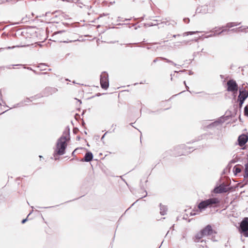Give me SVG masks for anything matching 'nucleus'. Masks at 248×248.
<instances>
[{
  "label": "nucleus",
  "mask_w": 248,
  "mask_h": 248,
  "mask_svg": "<svg viewBox=\"0 0 248 248\" xmlns=\"http://www.w3.org/2000/svg\"><path fill=\"white\" fill-rule=\"evenodd\" d=\"M64 31H58V32H56L54 33V35H56L57 34L62 33V32H63Z\"/></svg>",
  "instance_id": "a878e982"
},
{
  "label": "nucleus",
  "mask_w": 248,
  "mask_h": 248,
  "mask_svg": "<svg viewBox=\"0 0 248 248\" xmlns=\"http://www.w3.org/2000/svg\"><path fill=\"white\" fill-rule=\"evenodd\" d=\"M1 90H0V97L1 96Z\"/></svg>",
  "instance_id": "e433bc0d"
},
{
  "label": "nucleus",
  "mask_w": 248,
  "mask_h": 248,
  "mask_svg": "<svg viewBox=\"0 0 248 248\" xmlns=\"http://www.w3.org/2000/svg\"><path fill=\"white\" fill-rule=\"evenodd\" d=\"M174 74L173 75H172V74H171L170 75V76L172 77H173V76H174Z\"/></svg>",
  "instance_id": "79ce46f5"
},
{
  "label": "nucleus",
  "mask_w": 248,
  "mask_h": 248,
  "mask_svg": "<svg viewBox=\"0 0 248 248\" xmlns=\"http://www.w3.org/2000/svg\"><path fill=\"white\" fill-rule=\"evenodd\" d=\"M93 155L91 152H87L85 154L84 158L81 160L82 161L89 162L93 159Z\"/></svg>",
  "instance_id": "9b49d317"
},
{
  "label": "nucleus",
  "mask_w": 248,
  "mask_h": 248,
  "mask_svg": "<svg viewBox=\"0 0 248 248\" xmlns=\"http://www.w3.org/2000/svg\"><path fill=\"white\" fill-rule=\"evenodd\" d=\"M239 232L245 237H248V217H245L240 225Z\"/></svg>",
  "instance_id": "7ed1b4c3"
},
{
  "label": "nucleus",
  "mask_w": 248,
  "mask_h": 248,
  "mask_svg": "<svg viewBox=\"0 0 248 248\" xmlns=\"http://www.w3.org/2000/svg\"><path fill=\"white\" fill-rule=\"evenodd\" d=\"M198 40V39H193L192 41H194L195 42H197Z\"/></svg>",
  "instance_id": "72a5a7b5"
},
{
  "label": "nucleus",
  "mask_w": 248,
  "mask_h": 248,
  "mask_svg": "<svg viewBox=\"0 0 248 248\" xmlns=\"http://www.w3.org/2000/svg\"><path fill=\"white\" fill-rule=\"evenodd\" d=\"M78 150V149H75V150L73 152V153H72V155H74V154L76 152H77V151Z\"/></svg>",
  "instance_id": "7c9ffc66"
},
{
  "label": "nucleus",
  "mask_w": 248,
  "mask_h": 248,
  "mask_svg": "<svg viewBox=\"0 0 248 248\" xmlns=\"http://www.w3.org/2000/svg\"><path fill=\"white\" fill-rule=\"evenodd\" d=\"M244 111L245 115L248 117V107L247 106L244 108Z\"/></svg>",
  "instance_id": "4be33fe9"
},
{
  "label": "nucleus",
  "mask_w": 248,
  "mask_h": 248,
  "mask_svg": "<svg viewBox=\"0 0 248 248\" xmlns=\"http://www.w3.org/2000/svg\"><path fill=\"white\" fill-rule=\"evenodd\" d=\"M248 97V91L245 90H243L239 91V95L238 98H241L245 100V99Z\"/></svg>",
  "instance_id": "f8f14e48"
},
{
  "label": "nucleus",
  "mask_w": 248,
  "mask_h": 248,
  "mask_svg": "<svg viewBox=\"0 0 248 248\" xmlns=\"http://www.w3.org/2000/svg\"><path fill=\"white\" fill-rule=\"evenodd\" d=\"M184 84L185 85H186V81H184Z\"/></svg>",
  "instance_id": "37998d69"
},
{
  "label": "nucleus",
  "mask_w": 248,
  "mask_h": 248,
  "mask_svg": "<svg viewBox=\"0 0 248 248\" xmlns=\"http://www.w3.org/2000/svg\"><path fill=\"white\" fill-rule=\"evenodd\" d=\"M203 234L202 233L201 231L197 233L194 237L193 238L194 241L195 242H199L200 240L203 237Z\"/></svg>",
  "instance_id": "ddd939ff"
},
{
  "label": "nucleus",
  "mask_w": 248,
  "mask_h": 248,
  "mask_svg": "<svg viewBox=\"0 0 248 248\" xmlns=\"http://www.w3.org/2000/svg\"><path fill=\"white\" fill-rule=\"evenodd\" d=\"M14 47H15V46H12V47H8V48H9V49H11V48H14Z\"/></svg>",
  "instance_id": "c9c22d12"
},
{
  "label": "nucleus",
  "mask_w": 248,
  "mask_h": 248,
  "mask_svg": "<svg viewBox=\"0 0 248 248\" xmlns=\"http://www.w3.org/2000/svg\"><path fill=\"white\" fill-rule=\"evenodd\" d=\"M238 100L239 101V106H240V107H241L242 106V104H243L245 100L241 98H238Z\"/></svg>",
  "instance_id": "5701e85b"
},
{
  "label": "nucleus",
  "mask_w": 248,
  "mask_h": 248,
  "mask_svg": "<svg viewBox=\"0 0 248 248\" xmlns=\"http://www.w3.org/2000/svg\"><path fill=\"white\" fill-rule=\"evenodd\" d=\"M219 202L217 198H213L201 202L198 205V208L200 210H204L208 206Z\"/></svg>",
  "instance_id": "f03ea898"
},
{
  "label": "nucleus",
  "mask_w": 248,
  "mask_h": 248,
  "mask_svg": "<svg viewBox=\"0 0 248 248\" xmlns=\"http://www.w3.org/2000/svg\"><path fill=\"white\" fill-rule=\"evenodd\" d=\"M176 24V23L174 21H170L166 19L165 21H163L159 24L158 28H163L165 26H169L170 25L174 27Z\"/></svg>",
  "instance_id": "6e6552de"
},
{
  "label": "nucleus",
  "mask_w": 248,
  "mask_h": 248,
  "mask_svg": "<svg viewBox=\"0 0 248 248\" xmlns=\"http://www.w3.org/2000/svg\"><path fill=\"white\" fill-rule=\"evenodd\" d=\"M30 101V99H29V98H26V99L25 100V102H28H28H29Z\"/></svg>",
  "instance_id": "cd10ccee"
},
{
  "label": "nucleus",
  "mask_w": 248,
  "mask_h": 248,
  "mask_svg": "<svg viewBox=\"0 0 248 248\" xmlns=\"http://www.w3.org/2000/svg\"><path fill=\"white\" fill-rule=\"evenodd\" d=\"M201 232L204 236L211 235L214 233V231L210 225H207L201 230Z\"/></svg>",
  "instance_id": "0eeeda50"
},
{
  "label": "nucleus",
  "mask_w": 248,
  "mask_h": 248,
  "mask_svg": "<svg viewBox=\"0 0 248 248\" xmlns=\"http://www.w3.org/2000/svg\"><path fill=\"white\" fill-rule=\"evenodd\" d=\"M196 32H198V31H188V32H186L183 33V36H186L188 35H192L193 34Z\"/></svg>",
  "instance_id": "412c9836"
},
{
  "label": "nucleus",
  "mask_w": 248,
  "mask_h": 248,
  "mask_svg": "<svg viewBox=\"0 0 248 248\" xmlns=\"http://www.w3.org/2000/svg\"><path fill=\"white\" fill-rule=\"evenodd\" d=\"M248 140V137L244 134H242L240 135L238 137V141L239 142V145L241 146H243L245 145L246 142H247Z\"/></svg>",
  "instance_id": "1a4fd4ad"
},
{
  "label": "nucleus",
  "mask_w": 248,
  "mask_h": 248,
  "mask_svg": "<svg viewBox=\"0 0 248 248\" xmlns=\"http://www.w3.org/2000/svg\"><path fill=\"white\" fill-rule=\"evenodd\" d=\"M171 80H172V77H171Z\"/></svg>",
  "instance_id": "8fccbe9b"
},
{
  "label": "nucleus",
  "mask_w": 248,
  "mask_h": 248,
  "mask_svg": "<svg viewBox=\"0 0 248 248\" xmlns=\"http://www.w3.org/2000/svg\"><path fill=\"white\" fill-rule=\"evenodd\" d=\"M100 84L102 88L104 89H107L109 86L108 76L105 72L100 75Z\"/></svg>",
  "instance_id": "20e7f679"
},
{
  "label": "nucleus",
  "mask_w": 248,
  "mask_h": 248,
  "mask_svg": "<svg viewBox=\"0 0 248 248\" xmlns=\"http://www.w3.org/2000/svg\"><path fill=\"white\" fill-rule=\"evenodd\" d=\"M185 22H187V23H188V22H187V20H185Z\"/></svg>",
  "instance_id": "a18cd8bd"
},
{
  "label": "nucleus",
  "mask_w": 248,
  "mask_h": 248,
  "mask_svg": "<svg viewBox=\"0 0 248 248\" xmlns=\"http://www.w3.org/2000/svg\"><path fill=\"white\" fill-rule=\"evenodd\" d=\"M184 71H185V70H181V71H179V72H183ZM178 73V72L176 71H174V73Z\"/></svg>",
  "instance_id": "c756f323"
},
{
  "label": "nucleus",
  "mask_w": 248,
  "mask_h": 248,
  "mask_svg": "<svg viewBox=\"0 0 248 248\" xmlns=\"http://www.w3.org/2000/svg\"><path fill=\"white\" fill-rule=\"evenodd\" d=\"M146 195H147V193L146 192L145 195H144V197H146Z\"/></svg>",
  "instance_id": "de8ad7c7"
},
{
  "label": "nucleus",
  "mask_w": 248,
  "mask_h": 248,
  "mask_svg": "<svg viewBox=\"0 0 248 248\" xmlns=\"http://www.w3.org/2000/svg\"><path fill=\"white\" fill-rule=\"evenodd\" d=\"M157 60H158V58H156V59H155L153 61V62H156L157 61Z\"/></svg>",
  "instance_id": "2f4dec72"
},
{
  "label": "nucleus",
  "mask_w": 248,
  "mask_h": 248,
  "mask_svg": "<svg viewBox=\"0 0 248 248\" xmlns=\"http://www.w3.org/2000/svg\"><path fill=\"white\" fill-rule=\"evenodd\" d=\"M200 242H201V243H202V244L201 245L202 246V247H204V246H206V245H205V243H206L205 241H204L203 240H201Z\"/></svg>",
  "instance_id": "393cba45"
},
{
  "label": "nucleus",
  "mask_w": 248,
  "mask_h": 248,
  "mask_svg": "<svg viewBox=\"0 0 248 248\" xmlns=\"http://www.w3.org/2000/svg\"><path fill=\"white\" fill-rule=\"evenodd\" d=\"M76 131H77V130H76V129H74L73 130V131H74V132L75 133H76Z\"/></svg>",
  "instance_id": "58836bf2"
},
{
  "label": "nucleus",
  "mask_w": 248,
  "mask_h": 248,
  "mask_svg": "<svg viewBox=\"0 0 248 248\" xmlns=\"http://www.w3.org/2000/svg\"><path fill=\"white\" fill-rule=\"evenodd\" d=\"M187 20V22H188L189 21V19H188V18L187 19H184V20Z\"/></svg>",
  "instance_id": "4c0bfd02"
},
{
  "label": "nucleus",
  "mask_w": 248,
  "mask_h": 248,
  "mask_svg": "<svg viewBox=\"0 0 248 248\" xmlns=\"http://www.w3.org/2000/svg\"><path fill=\"white\" fill-rule=\"evenodd\" d=\"M27 220V218H25V219H24L22 220V223H25V222Z\"/></svg>",
  "instance_id": "bb28decb"
},
{
  "label": "nucleus",
  "mask_w": 248,
  "mask_h": 248,
  "mask_svg": "<svg viewBox=\"0 0 248 248\" xmlns=\"http://www.w3.org/2000/svg\"><path fill=\"white\" fill-rule=\"evenodd\" d=\"M228 191V188L224 185H220L214 189L215 192L217 193H224L227 192Z\"/></svg>",
  "instance_id": "9d476101"
},
{
  "label": "nucleus",
  "mask_w": 248,
  "mask_h": 248,
  "mask_svg": "<svg viewBox=\"0 0 248 248\" xmlns=\"http://www.w3.org/2000/svg\"><path fill=\"white\" fill-rule=\"evenodd\" d=\"M159 58H160L161 60H165V61H166V62H167L171 63L172 64H173V65H174V66H176V65H177V64H176V63H175L174 62H173L172 61H170V60H169V59H166V58H163V57H160Z\"/></svg>",
  "instance_id": "a211bd4d"
},
{
  "label": "nucleus",
  "mask_w": 248,
  "mask_h": 248,
  "mask_svg": "<svg viewBox=\"0 0 248 248\" xmlns=\"http://www.w3.org/2000/svg\"><path fill=\"white\" fill-rule=\"evenodd\" d=\"M233 171L235 174H237V173L241 172V169L237 166H235L233 168Z\"/></svg>",
  "instance_id": "6ab92c4d"
},
{
  "label": "nucleus",
  "mask_w": 248,
  "mask_h": 248,
  "mask_svg": "<svg viewBox=\"0 0 248 248\" xmlns=\"http://www.w3.org/2000/svg\"><path fill=\"white\" fill-rule=\"evenodd\" d=\"M246 28H243L242 27H239L238 28L235 29H232V30H227V29H224L222 30L221 31H220L218 33H217V30H215V31H211V32H214V34L213 35H210L208 36L209 37H212L215 36L216 34H220L224 32L225 31H235L237 32H246Z\"/></svg>",
  "instance_id": "423d86ee"
},
{
  "label": "nucleus",
  "mask_w": 248,
  "mask_h": 248,
  "mask_svg": "<svg viewBox=\"0 0 248 248\" xmlns=\"http://www.w3.org/2000/svg\"><path fill=\"white\" fill-rule=\"evenodd\" d=\"M188 42L185 41L183 42V43H184V44L186 45V44H187L188 43Z\"/></svg>",
  "instance_id": "473e14b6"
},
{
  "label": "nucleus",
  "mask_w": 248,
  "mask_h": 248,
  "mask_svg": "<svg viewBox=\"0 0 248 248\" xmlns=\"http://www.w3.org/2000/svg\"><path fill=\"white\" fill-rule=\"evenodd\" d=\"M39 157H40V158H42V156L41 155H40V156H39Z\"/></svg>",
  "instance_id": "09e8293b"
},
{
  "label": "nucleus",
  "mask_w": 248,
  "mask_h": 248,
  "mask_svg": "<svg viewBox=\"0 0 248 248\" xmlns=\"http://www.w3.org/2000/svg\"><path fill=\"white\" fill-rule=\"evenodd\" d=\"M68 135H64V134L62 136L58 139L56 144V148L54 151V157L56 155H62L65 154V149L67 147V141L68 138Z\"/></svg>",
  "instance_id": "f257e3e1"
},
{
  "label": "nucleus",
  "mask_w": 248,
  "mask_h": 248,
  "mask_svg": "<svg viewBox=\"0 0 248 248\" xmlns=\"http://www.w3.org/2000/svg\"><path fill=\"white\" fill-rule=\"evenodd\" d=\"M220 124V122L219 121H216L213 123H212L211 124H209L208 126L209 127H212V126H217V125H218L219 124Z\"/></svg>",
  "instance_id": "f3484780"
},
{
  "label": "nucleus",
  "mask_w": 248,
  "mask_h": 248,
  "mask_svg": "<svg viewBox=\"0 0 248 248\" xmlns=\"http://www.w3.org/2000/svg\"><path fill=\"white\" fill-rule=\"evenodd\" d=\"M44 65H44V64H43V63H42V64H40V66H39V67L41 68V70H44L43 69H42V67H41V66H44Z\"/></svg>",
  "instance_id": "c85d7f7f"
},
{
  "label": "nucleus",
  "mask_w": 248,
  "mask_h": 248,
  "mask_svg": "<svg viewBox=\"0 0 248 248\" xmlns=\"http://www.w3.org/2000/svg\"><path fill=\"white\" fill-rule=\"evenodd\" d=\"M241 24L240 22H230L228 23L226 25V27L227 28H232V27L237 26Z\"/></svg>",
  "instance_id": "2eb2a0df"
},
{
  "label": "nucleus",
  "mask_w": 248,
  "mask_h": 248,
  "mask_svg": "<svg viewBox=\"0 0 248 248\" xmlns=\"http://www.w3.org/2000/svg\"><path fill=\"white\" fill-rule=\"evenodd\" d=\"M206 10L205 6H202L201 7H198L196 9L197 13H205Z\"/></svg>",
  "instance_id": "dca6fc26"
},
{
  "label": "nucleus",
  "mask_w": 248,
  "mask_h": 248,
  "mask_svg": "<svg viewBox=\"0 0 248 248\" xmlns=\"http://www.w3.org/2000/svg\"><path fill=\"white\" fill-rule=\"evenodd\" d=\"M105 134H105L103 136V137H102V139L103 138H104V137H105Z\"/></svg>",
  "instance_id": "a19ab883"
},
{
  "label": "nucleus",
  "mask_w": 248,
  "mask_h": 248,
  "mask_svg": "<svg viewBox=\"0 0 248 248\" xmlns=\"http://www.w3.org/2000/svg\"><path fill=\"white\" fill-rule=\"evenodd\" d=\"M220 77H221V78H223V76H222V75H220Z\"/></svg>",
  "instance_id": "c03bdc74"
},
{
  "label": "nucleus",
  "mask_w": 248,
  "mask_h": 248,
  "mask_svg": "<svg viewBox=\"0 0 248 248\" xmlns=\"http://www.w3.org/2000/svg\"><path fill=\"white\" fill-rule=\"evenodd\" d=\"M159 24L157 22V21H155L154 23H149L148 25L149 26H155V25H159Z\"/></svg>",
  "instance_id": "b1692460"
},
{
  "label": "nucleus",
  "mask_w": 248,
  "mask_h": 248,
  "mask_svg": "<svg viewBox=\"0 0 248 248\" xmlns=\"http://www.w3.org/2000/svg\"><path fill=\"white\" fill-rule=\"evenodd\" d=\"M185 86H186V87L187 90L188 91L189 87L186 85Z\"/></svg>",
  "instance_id": "f704fd0d"
},
{
  "label": "nucleus",
  "mask_w": 248,
  "mask_h": 248,
  "mask_svg": "<svg viewBox=\"0 0 248 248\" xmlns=\"http://www.w3.org/2000/svg\"><path fill=\"white\" fill-rule=\"evenodd\" d=\"M244 177H248V163L245 165V174L244 175Z\"/></svg>",
  "instance_id": "aec40b11"
},
{
  "label": "nucleus",
  "mask_w": 248,
  "mask_h": 248,
  "mask_svg": "<svg viewBox=\"0 0 248 248\" xmlns=\"http://www.w3.org/2000/svg\"><path fill=\"white\" fill-rule=\"evenodd\" d=\"M160 213L161 215H165L167 214V208L166 206L160 204Z\"/></svg>",
  "instance_id": "4468645a"
},
{
  "label": "nucleus",
  "mask_w": 248,
  "mask_h": 248,
  "mask_svg": "<svg viewBox=\"0 0 248 248\" xmlns=\"http://www.w3.org/2000/svg\"><path fill=\"white\" fill-rule=\"evenodd\" d=\"M227 91L229 92L236 93L238 91V85L236 81L233 79L229 80L227 83Z\"/></svg>",
  "instance_id": "39448f33"
},
{
  "label": "nucleus",
  "mask_w": 248,
  "mask_h": 248,
  "mask_svg": "<svg viewBox=\"0 0 248 248\" xmlns=\"http://www.w3.org/2000/svg\"><path fill=\"white\" fill-rule=\"evenodd\" d=\"M179 35H180L179 34L177 35V36H179ZM176 36H177V35H174L173 36V37H175Z\"/></svg>",
  "instance_id": "ea45409f"
},
{
  "label": "nucleus",
  "mask_w": 248,
  "mask_h": 248,
  "mask_svg": "<svg viewBox=\"0 0 248 248\" xmlns=\"http://www.w3.org/2000/svg\"><path fill=\"white\" fill-rule=\"evenodd\" d=\"M146 195H147V193L146 192L145 195H144V197H146Z\"/></svg>",
  "instance_id": "49530a36"
}]
</instances>
